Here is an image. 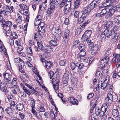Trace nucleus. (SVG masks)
Instances as JSON below:
<instances>
[{
  "label": "nucleus",
  "instance_id": "nucleus-1",
  "mask_svg": "<svg viewBox=\"0 0 120 120\" xmlns=\"http://www.w3.org/2000/svg\"><path fill=\"white\" fill-rule=\"evenodd\" d=\"M15 61L19 63L18 67H19V71L22 73H24V71L23 68L24 67V63L23 61L19 58H16L15 59Z\"/></svg>",
  "mask_w": 120,
  "mask_h": 120
},
{
  "label": "nucleus",
  "instance_id": "nucleus-2",
  "mask_svg": "<svg viewBox=\"0 0 120 120\" xmlns=\"http://www.w3.org/2000/svg\"><path fill=\"white\" fill-rule=\"evenodd\" d=\"M94 9L92 6L89 4L82 9L81 11L82 13L86 17L90 14L91 10Z\"/></svg>",
  "mask_w": 120,
  "mask_h": 120
},
{
  "label": "nucleus",
  "instance_id": "nucleus-3",
  "mask_svg": "<svg viewBox=\"0 0 120 120\" xmlns=\"http://www.w3.org/2000/svg\"><path fill=\"white\" fill-rule=\"evenodd\" d=\"M3 76L4 77V83L8 84H10L11 82V75L8 73H5L3 74Z\"/></svg>",
  "mask_w": 120,
  "mask_h": 120
},
{
  "label": "nucleus",
  "instance_id": "nucleus-4",
  "mask_svg": "<svg viewBox=\"0 0 120 120\" xmlns=\"http://www.w3.org/2000/svg\"><path fill=\"white\" fill-rule=\"evenodd\" d=\"M70 75L71 76L72 75L71 73H69L68 71L65 72L63 78V82L64 84H67L68 83Z\"/></svg>",
  "mask_w": 120,
  "mask_h": 120
},
{
  "label": "nucleus",
  "instance_id": "nucleus-5",
  "mask_svg": "<svg viewBox=\"0 0 120 120\" xmlns=\"http://www.w3.org/2000/svg\"><path fill=\"white\" fill-rule=\"evenodd\" d=\"M109 57H105V56L101 60L100 64V66L101 68H104L105 65L108 63L109 61Z\"/></svg>",
  "mask_w": 120,
  "mask_h": 120
},
{
  "label": "nucleus",
  "instance_id": "nucleus-6",
  "mask_svg": "<svg viewBox=\"0 0 120 120\" xmlns=\"http://www.w3.org/2000/svg\"><path fill=\"white\" fill-rule=\"evenodd\" d=\"M103 33L105 35L106 37L108 38H109L110 36L114 34V31L112 30H109V29H105Z\"/></svg>",
  "mask_w": 120,
  "mask_h": 120
},
{
  "label": "nucleus",
  "instance_id": "nucleus-7",
  "mask_svg": "<svg viewBox=\"0 0 120 120\" xmlns=\"http://www.w3.org/2000/svg\"><path fill=\"white\" fill-rule=\"evenodd\" d=\"M2 23V26L3 28L8 27H10V26L12 25V22L9 21H6L4 20L3 21Z\"/></svg>",
  "mask_w": 120,
  "mask_h": 120
},
{
  "label": "nucleus",
  "instance_id": "nucleus-8",
  "mask_svg": "<svg viewBox=\"0 0 120 120\" xmlns=\"http://www.w3.org/2000/svg\"><path fill=\"white\" fill-rule=\"evenodd\" d=\"M60 81L59 80H57L56 81L52 82V83L54 88L55 91L57 93L58 92L59 86V83Z\"/></svg>",
  "mask_w": 120,
  "mask_h": 120
},
{
  "label": "nucleus",
  "instance_id": "nucleus-9",
  "mask_svg": "<svg viewBox=\"0 0 120 120\" xmlns=\"http://www.w3.org/2000/svg\"><path fill=\"white\" fill-rule=\"evenodd\" d=\"M7 84L4 83V84H2L0 86V90L2 92H5V94L7 93V90L8 86Z\"/></svg>",
  "mask_w": 120,
  "mask_h": 120
},
{
  "label": "nucleus",
  "instance_id": "nucleus-10",
  "mask_svg": "<svg viewBox=\"0 0 120 120\" xmlns=\"http://www.w3.org/2000/svg\"><path fill=\"white\" fill-rule=\"evenodd\" d=\"M109 106V105L107 102L104 103L102 106L101 111H102V113H105L108 110L107 108Z\"/></svg>",
  "mask_w": 120,
  "mask_h": 120
},
{
  "label": "nucleus",
  "instance_id": "nucleus-11",
  "mask_svg": "<svg viewBox=\"0 0 120 120\" xmlns=\"http://www.w3.org/2000/svg\"><path fill=\"white\" fill-rule=\"evenodd\" d=\"M113 95L111 93H108L107 95V97L106 98V100L108 103H111L113 101Z\"/></svg>",
  "mask_w": 120,
  "mask_h": 120
},
{
  "label": "nucleus",
  "instance_id": "nucleus-12",
  "mask_svg": "<svg viewBox=\"0 0 120 120\" xmlns=\"http://www.w3.org/2000/svg\"><path fill=\"white\" fill-rule=\"evenodd\" d=\"M60 0H50L49 5L50 6H53L55 8V6L56 4H59Z\"/></svg>",
  "mask_w": 120,
  "mask_h": 120
},
{
  "label": "nucleus",
  "instance_id": "nucleus-13",
  "mask_svg": "<svg viewBox=\"0 0 120 120\" xmlns=\"http://www.w3.org/2000/svg\"><path fill=\"white\" fill-rule=\"evenodd\" d=\"M53 7V6H52V7L50 6L46 12L47 15H50L55 10V8Z\"/></svg>",
  "mask_w": 120,
  "mask_h": 120
},
{
  "label": "nucleus",
  "instance_id": "nucleus-14",
  "mask_svg": "<svg viewBox=\"0 0 120 120\" xmlns=\"http://www.w3.org/2000/svg\"><path fill=\"white\" fill-rule=\"evenodd\" d=\"M69 31L68 29H67L65 30L64 38H65V41L67 42H68L69 38Z\"/></svg>",
  "mask_w": 120,
  "mask_h": 120
},
{
  "label": "nucleus",
  "instance_id": "nucleus-15",
  "mask_svg": "<svg viewBox=\"0 0 120 120\" xmlns=\"http://www.w3.org/2000/svg\"><path fill=\"white\" fill-rule=\"evenodd\" d=\"M101 1V0H94L90 4L94 8Z\"/></svg>",
  "mask_w": 120,
  "mask_h": 120
},
{
  "label": "nucleus",
  "instance_id": "nucleus-16",
  "mask_svg": "<svg viewBox=\"0 0 120 120\" xmlns=\"http://www.w3.org/2000/svg\"><path fill=\"white\" fill-rule=\"evenodd\" d=\"M91 30H87L85 31L84 34L82 35V37L85 36L86 38H89L91 36Z\"/></svg>",
  "mask_w": 120,
  "mask_h": 120
},
{
  "label": "nucleus",
  "instance_id": "nucleus-17",
  "mask_svg": "<svg viewBox=\"0 0 120 120\" xmlns=\"http://www.w3.org/2000/svg\"><path fill=\"white\" fill-rule=\"evenodd\" d=\"M68 101H69L73 105H77L78 104V101H76L75 99L73 97H69Z\"/></svg>",
  "mask_w": 120,
  "mask_h": 120
},
{
  "label": "nucleus",
  "instance_id": "nucleus-18",
  "mask_svg": "<svg viewBox=\"0 0 120 120\" xmlns=\"http://www.w3.org/2000/svg\"><path fill=\"white\" fill-rule=\"evenodd\" d=\"M77 68L81 70L83 68H87L86 66H84L83 64L80 62H77Z\"/></svg>",
  "mask_w": 120,
  "mask_h": 120
},
{
  "label": "nucleus",
  "instance_id": "nucleus-19",
  "mask_svg": "<svg viewBox=\"0 0 120 120\" xmlns=\"http://www.w3.org/2000/svg\"><path fill=\"white\" fill-rule=\"evenodd\" d=\"M53 35L54 36V39H56V40L59 41L61 37V33H54Z\"/></svg>",
  "mask_w": 120,
  "mask_h": 120
},
{
  "label": "nucleus",
  "instance_id": "nucleus-20",
  "mask_svg": "<svg viewBox=\"0 0 120 120\" xmlns=\"http://www.w3.org/2000/svg\"><path fill=\"white\" fill-rule=\"evenodd\" d=\"M112 114L113 116L116 118L119 115L118 111L117 109H113L112 111Z\"/></svg>",
  "mask_w": 120,
  "mask_h": 120
},
{
  "label": "nucleus",
  "instance_id": "nucleus-21",
  "mask_svg": "<svg viewBox=\"0 0 120 120\" xmlns=\"http://www.w3.org/2000/svg\"><path fill=\"white\" fill-rule=\"evenodd\" d=\"M96 115H99L100 116H101L103 113L102 112V111L100 110L98 107H96L95 108V113Z\"/></svg>",
  "mask_w": 120,
  "mask_h": 120
},
{
  "label": "nucleus",
  "instance_id": "nucleus-22",
  "mask_svg": "<svg viewBox=\"0 0 120 120\" xmlns=\"http://www.w3.org/2000/svg\"><path fill=\"white\" fill-rule=\"evenodd\" d=\"M114 13L113 10H112L110 8L109 9V12L108 11L107 13L108 14L105 16L106 18V19H108L112 17Z\"/></svg>",
  "mask_w": 120,
  "mask_h": 120
},
{
  "label": "nucleus",
  "instance_id": "nucleus-23",
  "mask_svg": "<svg viewBox=\"0 0 120 120\" xmlns=\"http://www.w3.org/2000/svg\"><path fill=\"white\" fill-rule=\"evenodd\" d=\"M65 1V7H66V8H69L71 7V0H64Z\"/></svg>",
  "mask_w": 120,
  "mask_h": 120
},
{
  "label": "nucleus",
  "instance_id": "nucleus-24",
  "mask_svg": "<svg viewBox=\"0 0 120 120\" xmlns=\"http://www.w3.org/2000/svg\"><path fill=\"white\" fill-rule=\"evenodd\" d=\"M3 32L6 35H7V34H10V27H7L3 28Z\"/></svg>",
  "mask_w": 120,
  "mask_h": 120
},
{
  "label": "nucleus",
  "instance_id": "nucleus-25",
  "mask_svg": "<svg viewBox=\"0 0 120 120\" xmlns=\"http://www.w3.org/2000/svg\"><path fill=\"white\" fill-rule=\"evenodd\" d=\"M113 24V21L111 20H110L108 22L104 28L105 29H109V28L112 26Z\"/></svg>",
  "mask_w": 120,
  "mask_h": 120
},
{
  "label": "nucleus",
  "instance_id": "nucleus-26",
  "mask_svg": "<svg viewBox=\"0 0 120 120\" xmlns=\"http://www.w3.org/2000/svg\"><path fill=\"white\" fill-rule=\"evenodd\" d=\"M110 9L112 10H113L114 13L115 11H120V7L119 6L112 5V7Z\"/></svg>",
  "mask_w": 120,
  "mask_h": 120
},
{
  "label": "nucleus",
  "instance_id": "nucleus-27",
  "mask_svg": "<svg viewBox=\"0 0 120 120\" xmlns=\"http://www.w3.org/2000/svg\"><path fill=\"white\" fill-rule=\"evenodd\" d=\"M113 22L116 24L119 25L120 24V15L117 16L116 18H114Z\"/></svg>",
  "mask_w": 120,
  "mask_h": 120
},
{
  "label": "nucleus",
  "instance_id": "nucleus-28",
  "mask_svg": "<svg viewBox=\"0 0 120 120\" xmlns=\"http://www.w3.org/2000/svg\"><path fill=\"white\" fill-rule=\"evenodd\" d=\"M57 41L56 39L52 40L49 42V43L50 45L53 46H57Z\"/></svg>",
  "mask_w": 120,
  "mask_h": 120
},
{
  "label": "nucleus",
  "instance_id": "nucleus-29",
  "mask_svg": "<svg viewBox=\"0 0 120 120\" xmlns=\"http://www.w3.org/2000/svg\"><path fill=\"white\" fill-rule=\"evenodd\" d=\"M77 62L75 63L74 62H71V63L70 67L73 71L76 68H77Z\"/></svg>",
  "mask_w": 120,
  "mask_h": 120
},
{
  "label": "nucleus",
  "instance_id": "nucleus-30",
  "mask_svg": "<svg viewBox=\"0 0 120 120\" xmlns=\"http://www.w3.org/2000/svg\"><path fill=\"white\" fill-rule=\"evenodd\" d=\"M65 10L64 12V13L66 14H68V15H69L73 14L74 13V11H75L74 8H72L71 10L72 11V10H73V11L72 12H71V10H68V8H66V7H65Z\"/></svg>",
  "mask_w": 120,
  "mask_h": 120
},
{
  "label": "nucleus",
  "instance_id": "nucleus-31",
  "mask_svg": "<svg viewBox=\"0 0 120 120\" xmlns=\"http://www.w3.org/2000/svg\"><path fill=\"white\" fill-rule=\"evenodd\" d=\"M58 33H61V29L60 27V26L59 25H56L55 26V32Z\"/></svg>",
  "mask_w": 120,
  "mask_h": 120
},
{
  "label": "nucleus",
  "instance_id": "nucleus-32",
  "mask_svg": "<svg viewBox=\"0 0 120 120\" xmlns=\"http://www.w3.org/2000/svg\"><path fill=\"white\" fill-rule=\"evenodd\" d=\"M45 67L48 69H49L53 65V63L51 62L47 61L45 62Z\"/></svg>",
  "mask_w": 120,
  "mask_h": 120
},
{
  "label": "nucleus",
  "instance_id": "nucleus-33",
  "mask_svg": "<svg viewBox=\"0 0 120 120\" xmlns=\"http://www.w3.org/2000/svg\"><path fill=\"white\" fill-rule=\"evenodd\" d=\"M41 21H38V20H36L35 19L34 21V24L35 26H38V27L39 28L40 26L41 27V29L42 28V26H40L41 23H42V22H41Z\"/></svg>",
  "mask_w": 120,
  "mask_h": 120
},
{
  "label": "nucleus",
  "instance_id": "nucleus-34",
  "mask_svg": "<svg viewBox=\"0 0 120 120\" xmlns=\"http://www.w3.org/2000/svg\"><path fill=\"white\" fill-rule=\"evenodd\" d=\"M19 7L20 8V12L21 11L24 9L27 8V7L26 6L24 5L23 4H20L19 5Z\"/></svg>",
  "mask_w": 120,
  "mask_h": 120
},
{
  "label": "nucleus",
  "instance_id": "nucleus-35",
  "mask_svg": "<svg viewBox=\"0 0 120 120\" xmlns=\"http://www.w3.org/2000/svg\"><path fill=\"white\" fill-rule=\"evenodd\" d=\"M80 0H77L74 3V9L78 7L80 5Z\"/></svg>",
  "mask_w": 120,
  "mask_h": 120
},
{
  "label": "nucleus",
  "instance_id": "nucleus-36",
  "mask_svg": "<svg viewBox=\"0 0 120 120\" xmlns=\"http://www.w3.org/2000/svg\"><path fill=\"white\" fill-rule=\"evenodd\" d=\"M17 109L18 110L21 111L23 108V105L21 103H19L17 105Z\"/></svg>",
  "mask_w": 120,
  "mask_h": 120
},
{
  "label": "nucleus",
  "instance_id": "nucleus-37",
  "mask_svg": "<svg viewBox=\"0 0 120 120\" xmlns=\"http://www.w3.org/2000/svg\"><path fill=\"white\" fill-rule=\"evenodd\" d=\"M109 76H107L106 78L102 77L101 78V81L103 82H107L109 80Z\"/></svg>",
  "mask_w": 120,
  "mask_h": 120
},
{
  "label": "nucleus",
  "instance_id": "nucleus-38",
  "mask_svg": "<svg viewBox=\"0 0 120 120\" xmlns=\"http://www.w3.org/2000/svg\"><path fill=\"white\" fill-rule=\"evenodd\" d=\"M17 79L15 78H13L12 81H11V83L14 86H16L17 84Z\"/></svg>",
  "mask_w": 120,
  "mask_h": 120
},
{
  "label": "nucleus",
  "instance_id": "nucleus-39",
  "mask_svg": "<svg viewBox=\"0 0 120 120\" xmlns=\"http://www.w3.org/2000/svg\"><path fill=\"white\" fill-rule=\"evenodd\" d=\"M40 60L41 61L42 63L46 62L45 61L47 60L46 57V56H44V55H41V57L40 58Z\"/></svg>",
  "mask_w": 120,
  "mask_h": 120
},
{
  "label": "nucleus",
  "instance_id": "nucleus-40",
  "mask_svg": "<svg viewBox=\"0 0 120 120\" xmlns=\"http://www.w3.org/2000/svg\"><path fill=\"white\" fill-rule=\"evenodd\" d=\"M112 0H105L104 2V4L106 6H109L110 4H111V3H112Z\"/></svg>",
  "mask_w": 120,
  "mask_h": 120
},
{
  "label": "nucleus",
  "instance_id": "nucleus-41",
  "mask_svg": "<svg viewBox=\"0 0 120 120\" xmlns=\"http://www.w3.org/2000/svg\"><path fill=\"white\" fill-rule=\"evenodd\" d=\"M86 47L85 45L83 44L80 45L79 47V49L80 51H85Z\"/></svg>",
  "mask_w": 120,
  "mask_h": 120
},
{
  "label": "nucleus",
  "instance_id": "nucleus-42",
  "mask_svg": "<svg viewBox=\"0 0 120 120\" xmlns=\"http://www.w3.org/2000/svg\"><path fill=\"white\" fill-rule=\"evenodd\" d=\"M86 17V16H84L82 14L81 17H80L78 19V21L79 22V23L81 22H83L84 20L85 19Z\"/></svg>",
  "mask_w": 120,
  "mask_h": 120
},
{
  "label": "nucleus",
  "instance_id": "nucleus-43",
  "mask_svg": "<svg viewBox=\"0 0 120 120\" xmlns=\"http://www.w3.org/2000/svg\"><path fill=\"white\" fill-rule=\"evenodd\" d=\"M98 115L94 113L92 116L91 120H98Z\"/></svg>",
  "mask_w": 120,
  "mask_h": 120
},
{
  "label": "nucleus",
  "instance_id": "nucleus-44",
  "mask_svg": "<svg viewBox=\"0 0 120 120\" xmlns=\"http://www.w3.org/2000/svg\"><path fill=\"white\" fill-rule=\"evenodd\" d=\"M107 82H103L101 83V87L102 89L104 90L105 89L107 85Z\"/></svg>",
  "mask_w": 120,
  "mask_h": 120
},
{
  "label": "nucleus",
  "instance_id": "nucleus-45",
  "mask_svg": "<svg viewBox=\"0 0 120 120\" xmlns=\"http://www.w3.org/2000/svg\"><path fill=\"white\" fill-rule=\"evenodd\" d=\"M22 87L23 88L24 91L28 95H30V94L29 92L25 87V86L23 85L22 84L21 85Z\"/></svg>",
  "mask_w": 120,
  "mask_h": 120
},
{
  "label": "nucleus",
  "instance_id": "nucleus-46",
  "mask_svg": "<svg viewBox=\"0 0 120 120\" xmlns=\"http://www.w3.org/2000/svg\"><path fill=\"white\" fill-rule=\"evenodd\" d=\"M7 42L11 45H13L14 44V40L10 37L8 38Z\"/></svg>",
  "mask_w": 120,
  "mask_h": 120
},
{
  "label": "nucleus",
  "instance_id": "nucleus-47",
  "mask_svg": "<svg viewBox=\"0 0 120 120\" xmlns=\"http://www.w3.org/2000/svg\"><path fill=\"white\" fill-rule=\"evenodd\" d=\"M5 111L9 115L11 114L12 111L11 108L9 107L5 109Z\"/></svg>",
  "mask_w": 120,
  "mask_h": 120
},
{
  "label": "nucleus",
  "instance_id": "nucleus-48",
  "mask_svg": "<svg viewBox=\"0 0 120 120\" xmlns=\"http://www.w3.org/2000/svg\"><path fill=\"white\" fill-rule=\"evenodd\" d=\"M26 53L28 54H32L33 53L32 50L31 48V47H30L26 50Z\"/></svg>",
  "mask_w": 120,
  "mask_h": 120
},
{
  "label": "nucleus",
  "instance_id": "nucleus-49",
  "mask_svg": "<svg viewBox=\"0 0 120 120\" xmlns=\"http://www.w3.org/2000/svg\"><path fill=\"white\" fill-rule=\"evenodd\" d=\"M28 8H27L25 9L24 10L21 11L20 12L21 13H22L23 14H24V15H27V14H28Z\"/></svg>",
  "mask_w": 120,
  "mask_h": 120
},
{
  "label": "nucleus",
  "instance_id": "nucleus-50",
  "mask_svg": "<svg viewBox=\"0 0 120 120\" xmlns=\"http://www.w3.org/2000/svg\"><path fill=\"white\" fill-rule=\"evenodd\" d=\"M111 51L110 50H107L106 51L105 54L104 56H105V57H109V55L111 53Z\"/></svg>",
  "mask_w": 120,
  "mask_h": 120
},
{
  "label": "nucleus",
  "instance_id": "nucleus-51",
  "mask_svg": "<svg viewBox=\"0 0 120 120\" xmlns=\"http://www.w3.org/2000/svg\"><path fill=\"white\" fill-rule=\"evenodd\" d=\"M107 10H108L107 9L104 8L102 9V10L101 11V13H102V15L103 14V16H105L106 14H107Z\"/></svg>",
  "mask_w": 120,
  "mask_h": 120
},
{
  "label": "nucleus",
  "instance_id": "nucleus-52",
  "mask_svg": "<svg viewBox=\"0 0 120 120\" xmlns=\"http://www.w3.org/2000/svg\"><path fill=\"white\" fill-rule=\"evenodd\" d=\"M37 44L38 47L39 49L41 50V49H43V48L44 47V46L42 45L41 43L40 42L38 41L37 42Z\"/></svg>",
  "mask_w": 120,
  "mask_h": 120
},
{
  "label": "nucleus",
  "instance_id": "nucleus-53",
  "mask_svg": "<svg viewBox=\"0 0 120 120\" xmlns=\"http://www.w3.org/2000/svg\"><path fill=\"white\" fill-rule=\"evenodd\" d=\"M18 34H17L16 32H15L13 33V34L11 36L13 39H17L18 37Z\"/></svg>",
  "mask_w": 120,
  "mask_h": 120
},
{
  "label": "nucleus",
  "instance_id": "nucleus-54",
  "mask_svg": "<svg viewBox=\"0 0 120 120\" xmlns=\"http://www.w3.org/2000/svg\"><path fill=\"white\" fill-rule=\"evenodd\" d=\"M98 44L94 45L93 46L92 49L97 51L98 49Z\"/></svg>",
  "mask_w": 120,
  "mask_h": 120
},
{
  "label": "nucleus",
  "instance_id": "nucleus-55",
  "mask_svg": "<svg viewBox=\"0 0 120 120\" xmlns=\"http://www.w3.org/2000/svg\"><path fill=\"white\" fill-rule=\"evenodd\" d=\"M7 9H9V12H13L14 8L13 6H12L11 7L7 6Z\"/></svg>",
  "mask_w": 120,
  "mask_h": 120
},
{
  "label": "nucleus",
  "instance_id": "nucleus-56",
  "mask_svg": "<svg viewBox=\"0 0 120 120\" xmlns=\"http://www.w3.org/2000/svg\"><path fill=\"white\" fill-rule=\"evenodd\" d=\"M50 115L51 118L52 119V120H55L56 116L55 114L53 112L51 111L50 112Z\"/></svg>",
  "mask_w": 120,
  "mask_h": 120
},
{
  "label": "nucleus",
  "instance_id": "nucleus-57",
  "mask_svg": "<svg viewBox=\"0 0 120 120\" xmlns=\"http://www.w3.org/2000/svg\"><path fill=\"white\" fill-rule=\"evenodd\" d=\"M95 75L96 76H97L98 77H101L102 76V73H101V72L99 71H97L95 74Z\"/></svg>",
  "mask_w": 120,
  "mask_h": 120
},
{
  "label": "nucleus",
  "instance_id": "nucleus-58",
  "mask_svg": "<svg viewBox=\"0 0 120 120\" xmlns=\"http://www.w3.org/2000/svg\"><path fill=\"white\" fill-rule=\"evenodd\" d=\"M94 94L93 93H90L88 94V96H87V98L88 99H90L93 98L94 96Z\"/></svg>",
  "mask_w": 120,
  "mask_h": 120
},
{
  "label": "nucleus",
  "instance_id": "nucleus-59",
  "mask_svg": "<svg viewBox=\"0 0 120 120\" xmlns=\"http://www.w3.org/2000/svg\"><path fill=\"white\" fill-rule=\"evenodd\" d=\"M32 91L33 93H34L37 96H39L40 94L39 93L35 90L33 88L32 90H31Z\"/></svg>",
  "mask_w": 120,
  "mask_h": 120
},
{
  "label": "nucleus",
  "instance_id": "nucleus-60",
  "mask_svg": "<svg viewBox=\"0 0 120 120\" xmlns=\"http://www.w3.org/2000/svg\"><path fill=\"white\" fill-rule=\"evenodd\" d=\"M52 79V82H54L55 81H56L57 80H58L57 79L56 77V75L54 74L53 76H52L51 78V79Z\"/></svg>",
  "mask_w": 120,
  "mask_h": 120
},
{
  "label": "nucleus",
  "instance_id": "nucleus-61",
  "mask_svg": "<svg viewBox=\"0 0 120 120\" xmlns=\"http://www.w3.org/2000/svg\"><path fill=\"white\" fill-rule=\"evenodd\" d=\"M80 29L81 30H83L85 28L86 26V25L82 23L80 25Z\"/></svg>",
  "mask_w": 120,
  "mask_h": 120
},
{
  "label": "nucleus",
  "instance_id": "nucleus-62",
  "mask_svg": "<svg viewBox=\"0 0 120 120\" xmlns=\"http://www.w3.org/2000/svg\"><path fill=\"white\" fill-rule=\"evenodd\" d=\"M31 107L32 108H34L35 106V101L33 99L31 100Z\"/></svg>",
  "mask_w": 120,
  "mask_h": 120
},
{
  "label": "nucleus",
  "instance_id": "nucleus-63",
  "mask_svg": "<svg viewBox=\"0 0 120 120\" xmlns=\"http://www.w3.org/2000/svg\"><path fill=\"white\" fill-rule=\"evenodd\" d=\"M118 97L117 95L115 94L114 95H113V101H116L118 100Z\"/></svg>",
  "mask_w": 120,
  "mask_h": 120
},
{
  "label": "nucleus",
  "instance_id": "nucleus-64",
  "mask_svg": "<svg viewBox=\"0 0 120 120\" xmlns=\"http://www.w3.org/2000/svg\"><path fill=\"white\" fill-rule=\"evenodd\" d=\"M77 45V46H78V45L79 46L80 45V42L79 40H76L73 43V45Z\"/></svg>",
  "mask_w": 120,
  "mask_h": 120
}]
</instances>
